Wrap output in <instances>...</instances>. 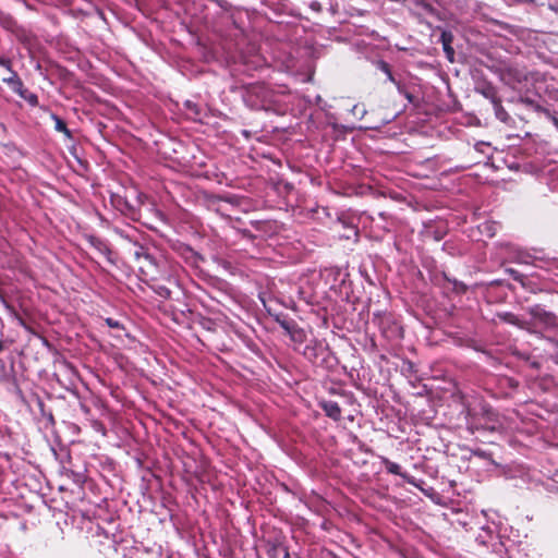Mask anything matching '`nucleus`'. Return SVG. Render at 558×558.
I'll list each match as a JSON object with an SVG mask.
<instances>
[{
  "mask_svg": "<svg viewBox=\"0 0 558 558\" xmlns=\"http://www.w3.org/2000/svg\"><path fill=\"white\" fill-rule=\"evenodd\" d=\"M243 100L252 109L272 110L278 104V95L266 84L255 83L245 87Z\"/></svg>",
  "mask_w": 558,
  "mask_h": 558,
  "instance_id": "1",
  "label": "nucleus"
},
{
  "mask_svg": "<svg viewBox=\"0 0 558 558\" xmlns=\"http://www.w3.org/2000/svg\"><path fill=\"white\" fill-rule=\"evenodd\" d=\"M530 315L535 326H542L545 329L558 328V317L539 305L531 307Z\"/></svg>",
  "mask_w": 558,
  "mask_h": 558,
  "instance_id": "2",
  "label": "nucleus"
},
{
  "mask_svg": "<svg viewBox=\"0 0 558 558\" xmlns=\"http://www.w3.org/2000/svg\"><path fill=\"white\" fill-rule=\"evenodd\" d=\"M327 343L323 340L312 339L304 347L302 353L313 364L317 361Z\"/></svg>",
  "mask_w": 558,
  "mask_h": 558,
  "instance_id": "3",
  "label": "nucleus"
},
{
  "mask_svg": "<svg viewBox=\"0 0 558 558\" xmlns=\"http://www.w3.org/2000/svg\"><path fill=\"white\" fill-rule=\"evenodd\" d=\"M85 239L92 247L104 255L108 262L112 263V251L106 240L93 234L86 235Z\"/></svg>",
  "mask_w": 558,
  "mask_h": 558,
  "instance_id": "4",
  "label": "nucleus"
},
{
  "mask_svg": "<svg viewBox=\"0 0 558 558\" xmlns=\"http://www.w3.org/2000/svg\"><path fill=\"white\" fill-rule=\"evenodd\" d=\"M280 326L286 330L293 342L302 343L305 340L304 330L298 327L295 323L282 320L280 322Z\"/></svg>",
  "mask_w": 558,
  "mask_h": 558,
  "instance_id": "5",
  "label": "nucleus"
},
{
  "mask_svg": "<svg viewBox=\"0 0 558 558\" xmlns=\"http://www.w3.org/2000/svg\"><path fill=\"white\" fill-rule=\"evenodd\" d=\"M380 462H381L383 465H385V469H386V471L388 473L402 477L409 484H413V485L415 484L414 483V477L410 476L409 474H407L404 472H402L401 471V466L398 463L390 461L386 457H380Z\"/></svg>",
  "mask_w": 558,
  "mask_h": 558,
  "instance_id": "6",
  "label": "nucleus"
},
{
  "mask_svg": "<svg viewBox=\"0 0 558 558\" xmlns=\"http://www.w3.org/2000/svg\"><path fill=\"white\" fill-rule=\"evenodd\" d=\"M338 364V360L333 352L329 349L327 344L317 361L314 363L316 366H320L325 369H332Z\"/></svg>",
  "mask_w": 558,
  "mask_h": 558,
  "instance_id": "7",
  "label": "nucleus"
},
{
  "mask_svg": "<svg viewBox=\"0 0 558 558\" xmlns=\"http://www.w3.org/2000/svg\"><path fill=\"white\" fill-rule=\"evenodd\" d=\"M497 317H498L499 320H501L504 323L517 326V327H519L521 329L531 330V328H530L531 324L529 322H526V320H523V319L519 318L513 313H510V312L498 313Z\"/></svg>",
  "mask_w": 558,
  "mask_h": 558,
  "instance_id": "8",
  "label": "nucleus"
},
{
  "mask_svg": "<svg viewBox=\"0 0 558 558\" xmlns=\"http://www.w3.org/2000/svg\"><path fill=\"white\" fill-rule=\"evenodd\" d=\"M475 92L481 94L486 99H488L492 102V105L500 100L496 87L489 83H483L477 85L475 87Z\"/></svg>",
  "mask_w": 558,
  "mask_h": 558,
  "instance_id": "9",
  "label": "nucleus"
},
{
  "mask_svg": "<svg viewBox=\"0 0 558 558\" xmlns=\"http://www.w3.org/2000/svg\"><path fill=\"white\" fill-rule=\"evenodd\" d=\"M11 75L9 77H3L2 82L5 83L15 94H22L24 84L22 80L19 77L15 71H10Z\"/></svg>",
  "mask_w": 558,
  "mask_h": 558,
  "instance_id": "10",
  "label": "nucleus"
},
{
  "mask_svg": "<svg viewBox=\"0 0 558 558\" xmlns=\"http://www.w3.org/2000/svg\"><path fill=\"white\" fill-rule=\"evenodd\" d=\"M323 409L327 416L337 421L341 416V409L336 401H326L323 403Z\"/></svg>",
  "mask_w": 558,
  "mask_h": 558,
  "instance_id": "11",
  "label": "nucleus"
},
{
  "mask_svg": "<svg viewBox=\"0 0 558 558\" xmlns=\"http://www.w3.org/2000/svg\"><path fill=\"white\" fill-rule=\"evenodd\" d=\"M440 38H441L442 48H444V51H445L447 58L450 61H452L453 60V56H454V50L451 47L452 35L450 33L442 32Z\"/></svg>",
  "mask_w": 558,
  "mask_h": 558,
  "instance_id": "12",
  "label": "nucleus"
},
{
  "mask_svg": "<svg viewBox=\"0 0 558 558\" xmlns=\"http://www.w3.org/2000/svg\"><path fill=\"white\" fill-rule=\"evenodd\" d=\"M493 107H494V112H495L496 119H498L499 121H501L504 123H507L510 120V116L508 114L506 109L502 107L501 100L495 102L493 105Z\"/></svg>",
  "mask_w": 558,
  "mask_h": 558,
  "instance_id": "13",
  "label": "nucleus"
},
{
  "mask_svg": "<svg viewBox=\"0 0 558 558\" xmlns=\"http://www.w3.org/2000/svg\"><path fill=\"white\" fill-rule=\"evenodd\" d=\"M494 537L495 533L490 530V527H483L482 532L476 536V541L482 545H488Z\"/></svg>",
  "mask_w": 558,
  "mask_h": 558,
  "instance_id": "14",
  "label": "nucleus"
},
{
  "mask_svg": "<svg viewBox=\"0 0 558 558\" xmlns=\"http://www.w3.org/2000/svg\"><path fill=\"white\" fill-rule=\"evenodd\" d=\"M12 371H13V367H11L10 369H7L3 361L0 360V381L11 383L13 380Z\"/></svg>",
  "mask_w": 558,
  "mask_h": 558,
  "instance_id": "15",
  "label": "nucleus"
},
{
  "mask_svg": "<svg viewBox=\"0 0 558 558\" xmlns=\"http://www.w3.org/2000/svg\"><path fill=\"white\" fill-rule=\"evenodd\" d=\"M52 120L54 121L56 125H54V129L58 131V132H62L64 133L68 137H71V132L70 130L66 128V124L65 122L59 118L58 116L56 114H52Z\"/></svg>",
  "mask_w": 558,
  "mask_h": 558,
  "instance_id": "16",
  "label": "nucleus"
},
{
  "mask_svg": "<svg viewBox=\"0 0 558 558\" xmlns=\"http://www.w3.org/2000/svg\"><path fill=\"white\" fill-rule=\"evenodd\" d=\"M21 98L25 99L29 105L35 106L38 102V98L35 94L23 88L22 94H17Z\"/></svg>",
  "mask_w": 558,
  "mask_h": 558,
  "instance_id": "17",
  "label": "nucleus"
},
{
  "mask_svg": "<svg viewBox=\"0 0 558 558\" xmlns=\"http://www.w3.org/2000/svg\"><path fill=\"white\" fill-rule=\"evenodd\" d=\"M505 271L515 281L524 284L525 276L514 268H506Z\"/></svg>",
  "mask_w": 558,
  "mask_h": 558,
  "instance_id": "18",
  "label": "nucleus"
},
{
  "mask_svg": "<svg viewBox=\"0 0 558 558\" xmlns=\"http://www.w3.org/2000/svg\"><path fill=\"white\" fill-rule=\"evenodd\" d=\"M351 111H352V113H353L354 116L360 117V118H363V117H364V114L366 113L365 108H364V107H362V106H359V105H354V106L352 107V110H351Z\"/></svg>",
  "mask_w": 558,
  "mask_h": 558,
  "instance_id": "19",
  "label": "nucleus"
},
{
  "mask_svg": "<svg viewBox=\"0 0 558 558\" xmlns=\"http://www.w3.org/2000/svg\"><path fill=\"white\" fill-rule=\"evenodd\" d=\"M106 324L110 328H116V329H121L122 328L121 323L119 320H117V319L111 318V317L106 318Z\"/></svg>",
  "mask_w": 558,
  "mask_h": 558,
  "instance_id": "20",
  "label": "nucleus"
},
{
  "mask_svg": "<svg viewBox=\"0 0 558 558\" xmlns=\"http://www.w3.org/2000/svg\"><path fill=\"white\" fill-rule=\"evenodd\" d=\"M453 290L458 293H462L466 290V286L458 280H453Z\"/></svg>",
  "mask_w": 558,
  "mask_h": 558,
  "instance_id": "21",
  "label": "nucleus"
},
{
  "mask_svg": "<svg viewBox=\"0 0 558 558\" xmlns=\"http://www.w3.org/2000/svg\"><path fill=\"white\" fill-rule=\"evenodd\" d=\"M0 66L7 69L9 72L12 71L11 60L0 56Z\"/></svg>",
  "mask_w": 558,
  "mask_h": 558,
  "instance_id": "22",
  "label": "nucleus"
},
{
  "mask_svg": "<svg viewBox=\"0 0 558 558\" xmlns=\"http://www.w3.org/2000/svg\"><path fill=\"white\" fill-rule=\"evenodd\" d=\"M142 259H144L148 265L156 266V260L154 256H151L147 250L145 251V254L142 255Z\"/></svg>",
  "mask_w": 558,
  "mask_h": 558,
  "instance_id": "23",
  "label": "nucleus"
},
{
  "mask_svg": "<svg viewBox=\"0 0 558 558\" xmlns=\"http://www.w3.org/2000/svg\"><path fill=\"white\" fill-rule=\"evenodd\" d=\"M378 69L384 72L386 75L391 72L390 70V66L387 62L385 61H379L378 64H377Z\"/></svg>",
  "mask_w": 558,
  "mask_h": 558,
  "instance_id": "24",
  "label": "nucleus"
},
{
  "mask_svg": "<svg viewBox=\"0 0 558 558\" xmlns=\"http://www.w3.org/2000/svg\"><path fill=\"white\" fill-rule=\"evenodd\" d=\"M145 251L146 248L144 246H137L136 251L134 252V256L136 258V260H141L142 259V255L145 254Z\"/></svg>",
  "mask_w": 558,
  "mask_h": 558,
  "instance_id": "25",
  "label": "nucleus"
},
{
  "mask_svg": "<svg viewBox=\"0 0 558 558\" xmlns=\"http://www.w3.org/2000/svg\"><path fill=\"white\" fill-rule=\"evenodd\" d=\"M310 8L313 10V11H316V12H319L322 10V5L318 1H312L310 3Z\"/></svg>",
  "mask_w": 558,
  "mask_h": 558,
  "instance_id": "26",
  "label": "nucleus"
},
{
  "mask_svg": "<svg viewBox=\"0 0 558 558\" xmlns=\"http://www.w3.org/2000/svg\"><path fill=\"white\" fill-rule=\"evenodd\" d=\"M395 85H396V87H397V89H398V93H399L400 95L405 94L407 89H405V86H404L403 84H401L399 81H397V82L395 83Z\"/></svg>",
  "mask_w": 558,
  "mask_h": 558,
  "instance_id": "27",
  "label": "nucleus"
},
{
  "mask_svg": "<svg viewBox=\"0 0 558 558\" xmlns=\"http://www.w3.org/2000/svg\"><path fill=\"white\" fill-rule=\"evenodd\" d=\"M402 96H404L409 102H413V100H414L413 95L411 93H409L408 90Z\"/></svg>",
  "mask_w": 558,
  "mask_h": 558,
  "instance_id": "28",
  "label": "nucleus"
},
{
  "mask_svg": "<svg viewBox=\"0 0 558 558\" xmlns=\"http://www.w3.org/2000/svg\"><path fill=\"white\" fill-rule=\"evenodd\" d=\"M517 262H518V263L526 264V263H527V256H525V255H520V256L517 258Z\"/></svg>",
  "mask_w": 558,
  "mask_h": 558,
  "instance_id": "29",
  "label": "nucleus"
},
{
  "mask_svg": "<svg viewBox=\"0 0 558 558\" xmlns=\"http://www.w3.org/2000/svg\"><path fill=\"white\" fill-rule=\"evenodd\" d=\"M387 80H388L389 82L393 83V84L397 82L396 77L393 76V74H392L391 72H389V73L387 74Z\"/></svg>",
  "mask_w": 558,
  "mask_h": 558,
  "instance_id": "30",
  "label": "nucleus"
},
{
  "mask_svg": "<svg viewBox=\"0 0 558 558\" xmlns=\"http://www.w3.org/2000/svg\"><path fill=\"white\" fill-rule=\"evenodd\" d=\"M553 123L554 125L556 126V129L558 130V119L557 118H553Z\"/></svg>",
  "mask_w": 558,
  "mask_h": 558,
  "instance_id": "31",
  "label": "nucleus"
},
{
  "mask_svg": "<svg viewBox=\"0 0 558 558\" xmlns=\"http://www.w3.org/2000/svg\"><path fill=\"white\" fill-rule=\"evenodd\" d=\"M316 104H319L322 101V97L319 95L316 96Z\"/></svg>",
  "mask_w": 558,
  "mask_h": 558,
  "instance_id": "32",
  "label": "nucleus"
},
{
  "mask_svg": "<svg viewBox=\"0 0 558 558\" xmlns=\"http://www.w3.org/2000/svg\"><path fill=\"white\" fill-rule=\"evenodd\" d=\"M3 350V342L0 340V352Z\"/></svg>",
  "mask_w": 558,
  "mask_h": 558,
  "instance_id": "33",
  "label": "nucleus"
},
{
  "mask_svg": "<svg viewBox=\"0 0 558 558\" xmlns=\"http://www.w3.org/2000/svg\"><path fill=\"white\" fill-rule=\"evenodd\" d=\"M284 558H289V554L288 553H286Z\"/></svg>",
  "mask_w": 558,
  "mask_h": 558,
  "instance_id": "34",
  "label": "nucleus"
}]
</instances>
